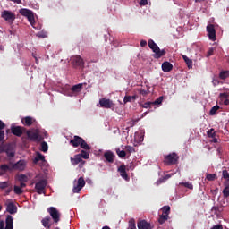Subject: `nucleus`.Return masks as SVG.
<instances>
[{
	"instance_id": "c85d7f7f",
	"label": "nucleus",
	"mask_w": 229,
	"mask_h": 229,
	"mask_svg": "<svg viewBox=\"0 0 229 229\" xmlns=\"http://www.w3.org/2000/svg\"><path fill=\"white\" fill-rule=\"evenodd\" d=\"M224 198H229V182H225V188L222 191Z\"/></svg>"
},
{
	"instance_id": "e433bc0d",
	"label": "nucleus",
	"mask_w": 229,
	"mask_h": 229,
	"mask_svg": "<svg viewBox=\"0 0 229 229\" xmlns=\"http://www.w3.org/2000/svg\"><path fill=\"white\" fill-rule=\"evenodd\" d=\"M179 185H182V187H186V189H190L191 191H192V189H194V185H192V182H180Z\"/></svg>"
},
{
	"instance_id": "cd10ccee",
	"label": "nucleus",
	"mask_w": 229,
	"mask_h": 229,
	"mask_svg": "<svg viewBox=\"0 0 229 229\" xmlns=\"http://www.w3.org/2000/svg\"><path fill=\"white\" fill-rule=\"evenodd\" d=\"M137 99V96L133 95V96H125L123 98V103H132V101H135Z\"/></svg>"
},
{
	"instance_id": "4468645a",
	"label": "nucleus",
	"mask_w": 229,
	"mask_h": 229,
	"mask_svg": "<svg viewBox=\"0 0 229 229\" xmlns=\"http://www.w3.org/2000/svg\"><path fill=\"white\" fill-rule=\"evenodd\" d=\"M71 162L72 165H78V164H81L79 167H83L85 165V161H83V159H81V156L78 154L75 155L74 157H71Z\"/></svg>"
},
{
	"instance_id": "f3484780",
	"label": "nucleus",
	"mask_w": 229,
	"mask_h": 229,
	"mask_svg": "<svg viewBox=\"0 0 229 229\" xmlns=\"http://www.w3.org/2000/svg\"><path fill=\"white\" fill-rule=\"evenodd\" d=\"M38 162H42L44 165H47V162H46V157L40 152H37L34 158V164H38Z\"/></svg>"
},
{
	"instance_id": "aec40b11",
	"label": "nucleus",
	"mask_w": 229,
	"mask_h": 229,
	"mask_svg": "<svg viewBox=\"0 0 229 229\" xmlns=\"http://www.w3.org/2000/svg\"><path fill=\"white\" fill-rule=\"evenodd\" d=\"M220 101H223L224 105H229V93L221 92L218 96Z\"/></svg>"
},
{
	"instance_id": "de8ad7c7",
	"label": "nucleus",
	"mask_w": 229,
	"mask_h": 229,
	"mask_svg": "<svg viewBox=\"0 0 229 229\" xmlns=\"http://www.w3.org/2000/svg\"><path fill=\"white\" fill-rule=\"evenodd\" d=\"M18 180L19 182H28V176L26 174H20Z\"/></svg>"
},
{
	"instance_id": "49530a36",
	"label": "nucleus",
	"mask_w": 229,
	"mask_h": 229,
	"mask_svg": "<svg viewBox=\"0 0 229 229\" xmlns=\"http://www.w3.org/2000/svg\"><path fill=\"white\" fill-rule=\"evenodd\" d=\"M10 187L9 182H0V189H8Z\"/></svg>"
},
{
	"instance_id": "8fccbe9b",
	"label": "nucleus",
	"mask_w": 229,
	"mask_h": 229,
	"mask_svg": "<svg viewBox=\"0 0 229 229\" xmlns=\"http://www.w3.org/2000/svg\"><path fill=\"white\" fill-rule=\"evenodd\" d=\"M162 101H164V97H159L157 100L152 102V105H162Z\"/></svg>"
},
{
	"instance_id": "58836bf2",
	"label": "nucleus",
	"mask_w": 229,
	"mask_h": 229,
	"mask_svg": "<svg viewBox=\"0 0 229 229\" xmlns=\"http://www.w3.org/2000/svg\"><path fill=\"white\" fill-rule=\"evenodd\" d=\"M219 106L216 105L214 106L210 111H209V115H216V114H217V110H219Z\"/></svg>"
},
{
	"instance_id": "37998d69",
	"label": "nucleus",
	"mask_w": 229,
	"mask_h": 229,
	"mask_svg": "<svg viewBox=\"0 0 229 229\" xmlns=\"http://www.w3.org/2000/svg\"><path fill=\"white\" fill-rule=\"evenodd\" d=\"M128 229H137V226L135 225V219L131 218V219L129 220Z\"/></svg>"
},
{
	"instance_id": "79ce46f5",
	"label": "nucleus",
	"mask_w": 229,
	"mask_h": 229,
	"mask_svg": "<svg viewBox=\"0 0 229 229\" xmlns=\"http://www.w3.org/2000/svg\"><path fill=\"white\" fill-rule=\"evenodd\" d=\"M47 149H49L47 143L46 141L41 142V151H43V153H47Z\"/></svg>"
},
{
	"instance_id": "72a5a7b5",
	"label": "nucleus",
	"mask_w": 229,
	"mask_h": 229,
	"mask_svg": "<svg viewBox=\"0 0 229 229\" xmlns=\"http://www.w3.org/2000/svg\"><path fill=\"white\" fill-rule=\"evenodd\" d=\"M220 80H226V78H229V71H222L219 73Z\"/></svg>"
},
{
	"instance_id": "6e6d98bb",
	"label": "nucleus",
	"mask_w": 229,
	"mask_h": 229,
	"mask_svg": "<svg viewBox=\"0 0 229 229\" xmlns=\"http://www.w3.org/2000/svg\"><path fill=\"white\" fill-rule=\"evenodd\" d=\"M219 204L221 205V207H226V205H228V202L225 201V199H218Z\"/></svg>"
},
{
	"instance_id": "3c124183",
	"label": "nucleus",
	"mask_w": 229,
	"mask_h": 229,
	"mask_svg": "<svg viewBox=\"0 0 229 229\" xmlns=\"http://www.w3.org/2000/svg\"><path fill=\"white\" fill-rule=\"evenodd\" d=\"M37 37H39V38H46V37H47V32H38Z\"/></svg>"
},
{
	"instance_id": "5fc2aeb1",
	"label": "nucleus",
	"mask_w": 229,
	"mask_h": 229,
	"mask_svg": "<svg viewBox=\"0 0 229 229\" xmlns=\"http://www.w3.org/2000/svg\"><path fill=\"white\" fill-rule=\"evenodd\" d=\"M151 105H153V102H146L142 105L143 108H151Z\"/></svg>"
},
{
	"instance_id": "864d4df0",
	"label": "nucleus",
	"mask_w": 229,
	"mask_h": 229,
	"mask_svg": "<svg viewBox=\"0 0 229 229\" xmlns=\"http://www.w3.org/2000/svg\"><path fill=\"white\" fill-rule=\"evenodd\" d=\"M1 171H4V173H6V171H8L10 169V166H8L7 165H2L0 166Z\"/></svg>"
},
{
	"instance_id": "dca6fc26",
	"label": "nucleus",
	"mask_w": 229,
	"mask_h": 229,
	"mask_svg": "<svg viewBox=\"0 0 229 229\" xmlns=\"http://www.w3.org/2000/svg\"><path fill=\"white\" fill-rule=\"evenodd\" d=\"M21 123L24 126H31V124H36L37 121L31 116H27L21 119Z\"/></svg>"
},
{
	"instance_id": "a19ab883",
	"label": "nucleus",
	"mask_w": 229,
	"mask_h": 229,
	"mask_svg": "<svg viewBox=\"0 0 229 229\" xmlns=\"http://www.w3.org/2000/svg\"><path fill=\"white\" fill-rule=\"evenodd\" d=\"M163 215L169 216V212H171V207L165 206L161 208Z\"/></svg>"
},
{
	"instance_id": "7ed1b4c3",
	"label": "nucleus",
	"mask_w": 229,
	"mask_h": 229,
	"mask_svg": "<svg viewBox=\"0 0 229 229\" xmlns=\"http://www.w3.org/2000/svg\"><path fill=\"white\" fill-rule=\"evenodd\" d=\"M148 47H150V49L154 53L153 55L154 58H162V56L165 55V50L164 49L161 50L158 45H157V43H155L153 39H149L148 41Z\"/></svg>"
},
{
	"instance_id": "412c9836",
	"label": "nucleus",
	"mask_w": 229,
	"mask_h": 229,
	"mask_svg": "<svg viewBox=\"0 0 229 229\" xmlns=\"http://www.w3.org/2000/svg\"><path fill=\"white\" fill-rule=\"evenodd\" d=\"M82 138L80 136H74L72 140H70V144L73 146V148H78L81 146Z\"/></svg>"
},
{
	"instance_id": "0e129e2a",
	"label": "nucleus",
	"mask_w": 229,
	"mask_h": 229,
	"mask_svg": "<svg viewBox=\"0 0 229 229\" xmlns=\"http://www.w3.org/2000/svg\"><path fill=\"white\" fill-rule=\"evenodd\" d=\"M4 126H5L4 123H3V121L0 120V131L4 130Z\"/></svg>"
},
{
	"instance_id": "473e14b6",
	"label": "nucleus",
	"mask_w": 229,
	"mask_h": 229,
	"mask_svg": "<svg viewBox=\"0 0 229 229\" xmlns=\"http://www.w3.org/2000/svg\"><path fill=\"white\" fill-rule=\"evenodd\" d=\"M167 219H169V215H164L162 214L158 219V223L160 225H164L165 223V221H167Z\"/></svg>"
},
{
	"instance_id": "774afa93",
	"label": "nucleus",
	"mask_w": 229,
	"mask_h": 229,
	"mask_svg": "<svg viewBox=\"0 0 229 229\" xmlns=\"http://www.w3.org/2000/svg\"><path fill=\"white\" fill-rule=\"evenodd\" d=\"M214 55V48H210L208 52V56H212Z\"/></svg>"
},
{
	"instance_id": "bf43d9fd",
	"label": "nucleus",
	"mask_w": 229,
	"mask_h": 229,
	"mask_svg": "<svg viewBox=\"0 0 229 229\" xmlns=\"http://www.w3.org/2000/svg\"><path fill=\"white\" fill-rule=\"evenodd\" d=\"M6 145H0V155L1 153H5Z\"/></svg>"
},
{
	"instance_id": "680f3d73",
	"label": "nucleus",
	"mask_w": 229,
	"mask_h": 229,
	"mask_svg": "<svg viewBox=\"0 0 229 229\" xmlns=\"http://www.w3.org/2000/svg\"><path fill=\"white\" fill-rule=\"evenodd\" d=\"M4 140V131H0V142Z\"/></svg>"
},
{
	"instance_id": "6e6552de",
	"label": "nucleus",
	"mask_w": 229,
	"mask_h": 229,
	"mask_svg": "<svg viewBox=\"0 0 229 229\" xmlns=\"http://www.w3.org/2000/svg\"><path fill=\"white\" fill-rule=\"evenodd\" d=\"M206 31L208 33L209 40H212V42H216V27L214 26V24H208L206 27Z\"/></svg>"
},
{
	"instance_id": "423d86ee",
	"label": "nucleus",
	"mask_w": 229,
	"mask_h": 229,
	"mask_svg": "<svg viewBox=\"0 0 229 229\" xmlns=\"http://www.w3.org/2000/svg\"><path fill=\"white\" fill-rule=\"evenodd\" d=\"M48 214L51 216L54 223L57 224L60 222V211L55 207H50L47 208Z\"/></svg>"
},
{
	"instance_id": "a18cd8bd",
	"label": "nucleus",
	"mask_w": 229,
	"mask_h": 229,
	"mask_svg": "<svg viewBox=\"0 0 229 229\" xmlns=\"http://www.w3.org/2000/svg\"><path fill=\"white\" fill-rule=\"evenodd\" d=\"M116 153L120 158H124V157H126V152L124 150L116 149Z\"/></svg>"
},
{
	"instance_id": "e2e57ef3",
	"label": "nucleus",
	"mask_w": 229,
	"mask_h": 229,
	"mask_svg": "<svg viewBox=\"0 0 229 229\" xmlns=\"http://www.w3.org/2000/svg\"><path fill=\"white\" fill-rule=\"evenodd\" d=\"M212 83H213L214 87H216V85H219V83H221V82L217 79H213Z\"/></svg>"
},
{
	"instance_id": "a878e982",
	"label": "nucleus",
	"mask_w": 229,
	"mask_h": 229,
	"mask_svg": "<svg viewBox=\"0 0 229 229\" xmlns=\"http://www.w3.org/2000/svg\"><path fill=\"white\" fill-rule=\"evenodd\" d=\"M138 229H151V225L146 220L138 222Z\"/></svg>"
},
{
	"instance_id": "f704fd0d",
	"label": "nucleus",
	"mask_w": 229,
	"mask_h": 229,
	"mask_svg": "<svg viewBox=\"0 0 229 229\" xmlns=\"http://www.w3.org/2000/svg\"><path fill=\"white\" fill-rule=\"evenodd\" d=\"M13 192H14V194L21 196V194H22V192H24V190H22L20 186L14 185Z\"/></svg>"
},
{
	"instance_id": "ddd939ff",
	"label": "nucleus",
	"mask_w": 229,
	"mask_h": 229,
	"mask_svg": "<svg viewBox=\"0 0 229 229\" xmlns=\"http://www.w3.org/2000/svg\"><path fill=\"white\" fill-rule=\"evenodd\" d=\"M71 60H72L74 67H81V68L84 65L83 59L80 55H73L71 58Z\"/></svg>"
},
{
	"instance_id": "ea45409f",
	"label": "nucleus",
	"mask_w": 229,
	"mask_h": 229,
	"mask_svg": "<svg viewBox=\"0 0 229 229\" xmlns=\"http://www.w3.org/2000/svg\"><path fill=\"white\" fill-rule=\"evenodd\" d=\"M206 178L208 182H214L217 178V175L216 174H208Z\"/></svg>"
},
{
	"instance_id": "69168bd1",
	"label": "nucleus",
	"mask_w": 229,
	"mask_h": 229,
	"mask_svg": "<svg viewBox=\"0 0 229 229\" xmlns=\"http://www.w3.org/2000/svg\"><path fill=\"white\" fill-rule=\"evenodd\" d=\"M210 229H223V225H214Z\"/></svg>"
},
{
	"instance_id": "7c9ffc66",
	"label": "nucleus",
	"mask_w": 229,
	"mask_h": 229,
	"mask_svg": "<svg viewBox=\"0 0 229 229\" xmlns=\"http://www.w3.org/2000/svg\"><path fill=\"white\" fill-rule=\"evenodd\" d=\"M80 147L81 148V149H84L85 151H90V149H91L90 146H89V144H87V143L85 142V140H83V138H82V140H81V145H80Z\"/></svg>"
},
{
	"instance_id": "0eeeda50",
	"label": "nucleus",
	"mask_w": 229,
	"mask_h": 229,
	"mask_svg": "<svg viewBox=\"0 0 229 229\" xmlns=\"http://www.w3.org/2000/svg\"><path fill=\"white\" fill-rule=\"evenodd\" d=\"M85 187V179L83 177H80L78 181L73 182V189L72 192L78 193Z\"/></svg>"
},
{
	"instance_id": "39448f33",
	"label": "nucleus",
	"mask_w": 229,
	"mask_h": 229,
	"mask_svg": "<svg viewBox=\"0 0 229 229\" xmlns=\"http://www.w3.org/2000/svg\"><path fill=\"white\" fill-rule=\"evenodd\" d=\"M27 137L30 140H41L42 136H40V130L38 129H31L30 131H27Z\"/></svg>"
},
{
	"instance_id": "f8f14e48",
	"label": "nucleus",
	"mask_w": 229,
	"mask_h": 229,
	"mask_svg": "<svg viewBox=\"0 0 229 229\" xmlns=\"http://www.w3.org/2000/svg\"><path fill=\"white\" fill-rule=\"evenodd\" d=\"M5 155H7L8 158H13L15 157V147L12 144H6Z\"/></svg>"
},
{
	"instance_id": "052dcab7",
	"label": "nucleus",
	"mask_w": 229,
	"mask_h": 229,
	"mask_svg": "<svg viewBox=\"0 0 229 229\" xmlns=\"http://www.w3.org/2000/svg\"><path fill=\"white\" fill-rule=\"evenodd\" d=\"M139 92H140V94H141V96H146L148 94V90L143 89H140Z\"/></svg>"
},
{
	"instance_id": "13d9d810",
	"label": "nucleus",
	"mask_w": 229,
	"mask_h": 229,
	"mask_svg": "<svg viewBox=\"0 0 229 229\" xmlns=\"http://www.w3.org/2000/svg\"><path fill=\"white\" fill-rule=\"evenodd\" d=\"M139 4L140 6H146L148 4V0H140Z\"/></svg>"
},
{
	"instance_id": "2eb2a0df",
	"label": "nucleus",
	"mask_w": 229,
	"mask_h": 229,
	"mask_svg": "<svg viewBox=\"0 0 229 229\" xmlns=\"http://www.w3.org/2000/svg\"><path fill=\"white\" fill-rule=\"evenodd\" d=\"M13 169L16 171H24L26 169V160H19L13 165Z\"/></svg>"
},
{
	"instance_id": "f257e3e1",
	"label": "nucleus",
	"mask_w": 229,
	"mask_h": 229,
	"mask_svg": "<svg viewBox=\"0 0 229 229\" xmlns=\"http://www.w3.org/2000/svg\"><path fill=\"white\" fill-rule=\"evenodd\" d=\"M34 182H35L36 192H38V194H46V191H44V189H46L47 185V180L46 179L44 174H39L36 175Z\"/></svg>"
},
{
	"instance_id": "338daca9",
	"label": "nucleus",
	"mask_w": 229,
	"mask_h": 229,
	"mask_svg": "<svg viewBox=\"0 0 229 229\" xmlns=\"http://www.w3.org/2000/svg\"><path fill=\"white\" fill-rule=\"evenodd\" d=\"M12 187L8 188L7 190H5V193L4 196H8V194H10V192H12Z\"/></svg>"
},
{
	"instance_id": "20e7f679",
	"label": "nucleus",
	"mask_w": 229,
	"mask_h": 229,
	"mask_svg": "<svg viewBox=\"0 0 229 229\" xmlns=\"http://www.w3.org/2000/svg\"><path fill=\"white\" fill-rule=\"evenodd\" d=\"M81 89H83V84L80 83L72 86L71 89L64 90L63 94L64 96H70L71 98L74 96H78L79 92H81Z\"/></svg>"
},
{
	"instance_id": "6ab92c4d",
	"label": "nucleus",
	"mask_w": 229,
	"mask_h": 229,
	"mask_svg": "<svg viewBox=\"0 0 229 229\" xmlns=\"http://www.w3.org/2000/svg\"><path fill=\"white\" fill-rule=\"evenodd\" d=\"M11 131H12L13 135H16V137H21V135H22V127L12 126Z\"/></svg>"
},
{
	"instance_id": "bb28decb",
	"label": "nucleus",
	"mask_w": 229,
	"mask_h": 229,
	"mask_svg": "<svg viewBox=\"0 0 229 229\" xmlns=\"http://www.w3.org/2000/svg\"><path fill=\"white\" fill-rule=\"evenodd\" d=\"M104 157L107 162L112 164L114 162V153L112 151H106L104 154Z\"/></svg>"
},
{
	"instance_id": "4c0bfd02",
	"label": "nucleus",
	"mask_w": 229,
	"mask_h": 229,
	"mask_svg": "<svg viewBox=\"0 0 229 229\" xmlns=\"http://www.w3.org/2000/svg\"><path fill=\"white\" fill-rule=\"evenodd\" d=\"M134 140H135V142H142V140H144V136L140 135V133H139V132H135Z\"/></svg>"
},
{
	"instance_id": "4be33fe9",
	"label": "nucleus",
	"mask_w": 229,
	"mask_h": 229,
	"mask_svg": "<svg viewBox=\"0 0 229 229\" xmlns=\"http://www.w3.org/2000/svg\"><path fill=\"white\" fill-rule=\"evenodd\" d=\"M6 211L9 214H17V207L15 206V204H13V202H10L6 206Z\"/></svg>"
},
{
	"instance_id": "09e8293b",
	"label": "nucleus",
	"mask_w": 229,
	"mask_h": 229,
	"mask_svg": "<svg viewBox=\"0 0 229 229\" xmlns=\"http://www.w3.org/2000/svg\"><path fill=\"white\" fill-rule=\"evenodd\" d=\"M208 136L211 139H214L216 137V131H214V129H210L208 131Z\"/></svg>"
},
{
	"instance_id": "b1692460",
	"label": "nucleus",
	"mask_w": 229,
	"mask_h": 229,
	"mask_svg": "<svg viewBox=\"0 0 229 229\" xmlns=\"http://www.w3.org/2000/svg\"><path fill=\"white\" fill-rule=\"evenodd\" d=\"M118 171L120 173V176H122V178H123V180L128 181V174L126 173V166L124 165H122L119 168Z\"/></svg>"
},
{
	"instance_id": "c9c22d12",
	"label": "nucleus",
	"mask_w": 229,
	"mask_h": 229,
	"mask_svg": "<svg viewBox=\"0 0 229 229\" xmlns=\"http://www.w3.org/2000/svg\"><path fill=\"white\" fill-rule=\"evenodd\" d=\"M169 178H171V174H166L165 177H162L157 181V185H160V183H164L165 182H167Z\"/></svg>"
},
{
	"instance_id": "5701e85b",
	"label": "nucleus",
	"mask_w": 229,
	"mask_h": 229,
	"mask_svg": "<svg viewBox=\"0 0 229 229\" xmlns=\"http://www.w3.org/2000/svg\"><path fill=\"white\" fill-rule=\"evenodd\" d=\"M161 67L164 72H171L173 71V64L167 61L164 62Z\"/></svg>"
},
{
	"instance_id": "c756f323",
	"label": "nucleus",
	"mask_w": 229,
	"mask_h": 229,
	"mask_svg": "<svg viewBox=\"0 0 229 229\" xmlns=\"http://www.w3.org/2000/svg\"><path fill=\"white\" fill-rule=\"evenodd\" d=\"M182 59L184 60L188 69H192V60H191L187 55H182Z\"/></svg>"
},
{
	"instance_id": "f03ea898",
	"label": "nucleus",
	"mask_w": 229,
	"mask_h": 229,
	"mask_svg": "<svg viewBox=\"0 0 229 229\" xmlns=\"http://www.w3.org/2000/svg\"><path fill=\"white\" fill-rule=\"evenodd\" d=\"M21 15H22L23 17H26L30 24V26H32V28H35V30H40V28H42L41 26L39 27H36L35 26V14L33 13V11L23 8L21 9L20 11Z\"/></svg>"
},
{
	"instance_id": "393cba45",
	"label": "nucleus",
	"mask_w": 229,
	"mask_h": 229,
	"mask_svg": "<svg viewBox=\"0 0 229 229\" xmlns=\"http://www.w3.org/2000/svg\"><path fill=\"white\" fill-rule=\"evenodd\" d=\"M5 228L4 229H13V216H7L5 220Z\"/></svg>"
},
{
	"instance_id": "9b49d317",
	"label": "nucleus",
	"mask_w": 229,
	"mask_h": 229,
	"mask_svg": "<svg viewBox=\"0 0 229 229\" xmlns=\"http://www.w3.org/2000/svg\"><path fill=\"white\" fill-rule=\"evenodd\" d=\"M176 162H178V155H176V153H172L165 157V164H167L168 165L176 164Z\"/></svg>"
},
{
	"instance_id": "2f4dec72",
	"label": "nucleus",
	"mask_w": 229,
	"mask_h": 229,
	"mask_svg": "<svg viewBox=\"0 0 229 229\" xmlns=\"http://www.w3.org/2000/svg\"><path fill=\"white\" fill-rule=\"evenodd\" d=\"M81 158H84V160H89L90 158V154H89V150H81L80 154Z\"/></svg>"
},
{
	"instance_id": "9d476101",
	"label": "nucleus",
	"mask_w": 229,
	"mask_h": 229,
	"mask_svg": "<svg viewBox=\"0 0 229 229\" xmlns=\"http://www.w3.org/2000/svg\"><path fill=\"white\" fill-rule=\"evenodd\" d=\"M99 105L101 108H114L115 106V104H114V101H112L110 98H101L99 99Z\"/></svg>"
},
{
	"instance_id": "603ef678",
	"label": "nucleus",
	"mask_w": 229,
	"mask_h": 229,
	"mask_svg": "<svg viewBox=\"0 0 229 229\" xmlns=\"http://www.w3.org/2000/svg\"><path fill=\"white\" fill-rule=\"evenodd\" d=\"M125 149H126V151H128V153H134L135 152V148L131 146H126Z\"/></svg>"
},
{
	"instance_id": "1a4fd4ad",
	"label": "nucleus",
	"mask_w": 229,
	"mask_h": 229,
	"mask_svg": "<svg viewBox=\"0 0 229 229\" xmlns=\"http://www.w3.org/2000/svg\"><path fill=\"white\" fill-rule=\"evenodd\" d=\"M1 17L7 22H13V21H15V13H13L12 11H8V10L3 11Z\"/></svg>"
},
{
	"instance_id": "c03bdc74",
	"label": "nucleus",
	"mask_w": 229,
	"mask_h": 229,
	"mask_svg": "<svg viewBox=\"0 0 229 229\" xmlns=\"http://www.w3.org/2000/svg\"><path fill=\"white\" fill-rule=\"evenodd\" d=\"M223 178L226 180L225 183H229V173L226 170L222 172Z\"/></svg>"
},
{
	"instance_id": "4d7b16f0",
	"label": "nucleus",
	"mask_w": 229,
	"mask_h": 229,
	"mask_svg": "<svg viewBox=\"0 0 229 229\" xmlns=\"http://www.w3.org/2000/svg\"><path fill=\"white\" fill-rule=\"evenodd\" d=\"M219 91L224 93H229V88H225V87L220 88Z\"/></svg>"
},
{
	"instance_id": "a211bd4d",
	"label": "nucleus",
	"mask_w": 229,
	"mask_h": 229,
	"mask_svg": "<svg viewBox=\"0 0 229 229\" xmlns=\"http://www.w3.org/2000/svg\"><path fill=\"white\" fill-rule=\"evenodd\" d=\"M41 223L44 228L50 229L53 225V220H51V216H46L41 220Z\"/></svg>"
}]
</instances>
